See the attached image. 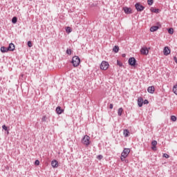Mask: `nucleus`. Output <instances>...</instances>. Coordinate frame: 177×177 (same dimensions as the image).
<instances>
[{
    "label": "nucleus",
    "mask_w": 177,
    "mask_h": 177,
    "mask_svg": "<svg viewBox=\"0 0 177 177\" xmlns=\"http://www.w3.org/2000/svg\"><path fill=\"white\" fill-rule=\"evenodd\" d=\"M129 64L130 66H136V59H135V57H131L129 59Z\"/></svg>",
    "instance_id": "7"
},
{
    "label": "nucleus",
    "mask_w": 177,
    "mask_h": 177,
    "mask_svg": "<svg viewBox=\"0 0 177 177\" xmlns=\"http://www.w3.org/2000/svg\"><path fill=\"white\" fill-rule=\"evenodd\" d=\"M147 3H148V5H149V6L153 5V0H148V1H147Z\"/></svg>",
    "instance_id": "31"
},
{
    "label": "nucleus",
    "mask_w": 177,
    "mask_h": 177,
    "mask_svg": "<svg viewBox=\"0 0 177 177\" xmlns=\"http://www.w3.org/2000/svg\"><path fill=\"white\" fill-rule=\"evenodd\" d=\"M64 110L62 109V107L60 106H57L56 108V113L57 114H62V113H64Z\"/></svg>",
    "instance_id": "13"
},
{
    "label": "nucleus",
    "mask_w": 177,
    "mask_h": 177,
    "mask_svg": "<svg viewBox=\"0 0 177 177\" xmlns=\"http://www.w3.org/2000/svg\"><path fill=\"white\" fill-rule=\"evenodd\" d=\"M123 10L126 15H131L132 13V8L128 7H124Z\"/></svg>",
    "instance_id": "8"
},
{
    "label": "nucleus",
    "mask_w": 177,
    "mask_h": 177,
    "mask_svg": "<svg viewBox=\"0 0 177 177\" xmlns=\"http://www.w3.org/2000/svg\"><path fill=\"white\" fill-rule=\"evenodd\" d=\"M143 103H144V104H149V100H145L143 101Z\"/></svg>",
    "instance_id": "35"
},
{
    "label": "nucleus",
    "mask_w": 177,
    "mask_h": 177,
    "mask_svg": "<svg viewBox=\"0 0 177 177\" xmlns=\"http://www.w3.org/2000/svg\"><path fill=\"white\" fill-rule=\"evenodd\" d=\"M81 63V59H80V57L75 56L72 58V64L73 67H78Z\"/></svg>",
    "instance_id": "2"
},
{
    "label": "nucleus",
    "mask_w": 177,
    "mask_h": 177,
    "mask_svg": "<svg viewBox=\"0 0 177 177\" xmlns=\"http://www.w3.org/2000/svg\"><path fill=\"white\" fill-rule=\"evenodd\" d=\"M12 23H13V24H16L17 23V17H14L12 19Z\"/></svg>",
    "instance_id": "23"
},
{
    "label": "nucleus",
    "mask_w": 177,
    "mask_h": 177,
    "mask_svg": "<svg viewBox=\"0 0 177 177\" xmlns=\"http://www.w3.org/2000/svg\"><path fill=\"white\" fill-rule=\"evenodd\" d=\"M15 44L11 43L9 44L8 49V50L13 51V50H15Z\"/></svg>",
    "instance_id": "15"
},
{
    "label": "nucleus",
    "mask_w": 177,
    "mask_h": 177,
    "mask_svg": "<svg viewBox=\"0 0 177 177\" xmlns=\"http://www.w3.org/2000/svg\"><path fill=\"white\" fill-rule=\"evenodd\" d=\"M30 1H32V0H30Z\"/></svg>",
    "instance_id": "42"
},
{
    "label": "nucleus",
    "mask_w": 177,
    "mask_h": 177,
    "mask_svg": "<svg viewBox=\"0 0 177 177\" xmlns=\"http://www.w3.org/2000/svg\"><path fill=\"white\" fill-rule=\"evenodd\" d=\"M168 32L169 34H171V35L174 34V28H169Z\"/></svg>",
    "instance_id": "25"
},
{
    "label": "nucleus",
    "mask_w": 177,
    "mask_h": 177,
    "mask_svg": "<svg viewBox=\"0 0 177 177\" xmlns=\"http://www.w3.org/2000/svg\"><path fill=\"white\" fill-rule=\"evenodd\" d=\"M124 113V109L119 108L118 110V115L121 117L122 115V113Z\"/></svg>",
    "instance_id": "16"
},
{
    "label": "nucleus",
    "mask_w": 177,
    "mask_h": 177,
    "mask_svg": "<svg viewBox=\"0 0 177 177\" xmlns=\"http://www.w3.org/2000/svg\"><path fill=\"white\" fill-rule=\"evenodd\" d=\"M150 10L152 12V13H160V9L151 8Z\"/></svg>",
    "instance_id": "17"
},
{
    "label": "nucleus",
    "mask_w": 177,
    "mask_h": 177,
    "mask_svg": "<svg viewBox=\"0 0 177 177\" xmlns=\"http://www.w3.org/2000/svg\"><path fill=\"white\" fill-rule=\"evenodd\" d=\"M158 30V26H152L150 28V31L151 32H154V31H157Z\"/></svg>",
    "instance_id": "19"
},
{
    "label": "nucleus",
    "mask_w": 177,
    "mask_h": 177,
    "mask_svg": "<svg viewBox=\"0 0 177 177\" xmlns=\"http://www.w3.org/2000/svg\"><path fill=\"white\" fill-rule=\"evenodd\" d=\"M113 104H111L110 105H109V109H113Z\"/></svg>",
    "instance_id": "38"
},
{
    "label": "nucleus",
    "mask_w": 177,
    "mask_h": 177,
    "mask_svg": "<svg viewBox=\"0 0 177 177\" xmlns=\"http://www.w3.org/2000/svg\"><path fill=\"white\" fill-rule=\"evenodd\" d=\"M103 158V156H102V155H98L97 156V160H102Z\"/></svg>",
    "instance_id": "32"
},
{
    "label": "nucleus",
    "mask_w": 177,
    "mask_h": 177,
    "mask_svg": "<svg viewBox=\"0 0 177 177\" xmlns=\"http://www.w3.org/2000/svg\"><path fill=\"white\" fill-rule=\"evenodd\" d=\"M82 143L85 146H89L91 145V137L88 135L84 136L82 140Z\"/></svg>",
    "instance_id": "3"
},
{
    "label": "nucleus",
    "mask_w": 177,
    "mask_h": 177,
    "mask_svg": "<svg viewBox=\"0 0 177 177\" xmlns=\"http://www.w3.org/2000/svg\"><path fill=\"white\" fill-rule=\"evenodd\" d=\"M35 165H39V160H35Z\"/></svg>",
    "instance_id": "37"
},
{
    "label": "nucleus",
    "mask_w": 177,
    "mask_h": 177,
    "mask_svg": "<svg viewBox=\"0 0 177 177\" xmlns=\"http://www.w3.org/2000/svg\"><path fill=\"white\" fill-rule=\"evenodd\" d=\"M47 120L46 115H44L41 118V121H43L44 122H45Z\"/></svg>",
    "instance_id": "30"
},
{
    "label": "nucleus",
    "mask_w": 177,
    "mask_h": 177,
    "mask_svg": "<svg viewBox=\"0 0 177 177\" xmlns=\"http://www.w3.org/2000/svg\"><path fill=\"white\" fill-rule=\"evenodd\" d=\"M125 56H127V55H125V54H122V57H125Z\"/></svg>",
    "instance_id": "40"
},
{
    "label": "nucleus",
    "mask_w": 177,
    "mask_h": 177,
    "mask_svg": "<svg viewBox=\"0 0 177 177\" xmlns=\"http://www.w3.org/2000/svg\"><path fill=\"white\" fill-rule=\"evenodd\" d=\"M136 9H137L138 12H142V10H144L145 7L143 6L140 5L139 3H137L136 5Z\"/></svg>",
    "instance_id": "5"
},
{
    "label": "nucleus",
    "mask_w": 177,
    "mask_h": 177,
    "mask_svg": "<svg viewBox=\"0 0 177 177\" xmlns=\"http://www.w3.org/2000/svg\"><path fill=\"white\" fill-rule=\"evenodd\" d=\"M28 46L29 48L32 47V43L31 42V41H28Z\"/></svg>",
    "instance_id": "29"
},
{
    "label": "nucleus",
    "mask_w": 177,
    "mask_h": 177,
    "mask_svg": "<svg viewBox=\"0 0 177 177\" xmlns=\"http://www.w3.org/2000/svg\"><path fill=\"white\" fill-rule=\"evenodd\" d=\"M123 134L125 138H127V136H129V131H128V129H124Z\"/></svg>",
    "instance_id": "18"
},
{
    "label": "nucleus",
    "mask_w": 177,
    "mask_h": 177,
    "mask_svg": "<svg viewBox=\"0 0 177 177\" xmlns=\"http://www.w3.org/2000/svg\"><path fill=\"white\" fill-rule=\"evenodd\" d=\"M71 31H73V29L70 28V26H68L66 28V32H67V34H70Z\"/></svg>",
    "instance_id": "21"
},
{
    "label": "nucleus",
    "mask_w": 177,
    "mask_h": 177,
    "mask_svg": "<svg viewBox=\"0 0 177 177\" xmlns=\"http://www.w3.org/2000/svg\"><path fill=\"white\" fill-rule=\"evenodd\" d=\"M155 91L156 88H154V86H151L147 88V91L149 92V93H154Z\"/></svg>",
    "instance_id": "11"
},
{
    "label": "nucleus",
    "mask_w": 177,
    "mask_h": 177,
    "mask_svg": "<svg viewBox=\"0 0 177 177\" xmlns=\"http://www.w3.org/2000/svg\"><path fill=\"white\" fill-rule=\"evenodd\" d=\"M171 121H173L174 122H175V121H176V120H177L176 116H175V115H171Z\"/></svg>",
    "instance_id": "24"
},
{
    "label": "nucleus",
    "mask_w": 177,
    "mask_h": 177,
    "mask_svg": "<svg viewBox=\"0 0 177 177\" xmlns=\"http://www.w3.org/2000/svg\"><path fill=\"white\" fill-rule=\"evenodd\" d=\"M51 166L53 167V168H57L59 167V162L56 160H52Z\"/></svg>",
    "instance_id": "10"
},
{
    "label": "nucleus",
    "mask_w": 177,
    "mask_h": 177,
    "mask_svg": "<svg viewBox=\"0 0 177 177\" xmlns=\"http://www.w3.org/2000/svg\"><path fill=\"white\" fill-rule=\"evenodd\" d=\"M113 52H115V53H118V51L120 50V47H118V46H115L113 48Z\"/></svg>",
    "instance_id": "20"
},
{
    "label": "nucleus",
    "mask_w": 177,
    "mask_h": 177,
    "mask_svg": "<svg viewBox=\"0 0 177 177\" xmlns=\"http://www.w3.org/2000/svg\"><path fill=\"white\" fill-rule=\"evenodd\" d=\"M151 146L156 147L157 146V141H156V140L152 141L151 142Z\"/></svg>",
    "instance_id": "28"
},
{
    "label": "nucleus",
    "mask_w": 177,
    "mask_h": 177,
    "mask_svg": "<svg viewBox=\"0 0 177 177\" xmlns=\"http://www.w3.org/2000/svg\"><path fill=\"white\" fill-rule=\"evenodd\" d=\"M66 53L67 55H71V53H73V50H71V49H67Z\"/></svg>",
    "instance_id": "27"
},
{
    "label": "nucleus",
    "mask_w": 177,
    "mask_h": 177,
    "mask_svg": "<svg viewBox=\"0 0 177 177\" xmlns=\"http://www.w3.org/2000/svg\"><path fill=\"white\" fill-rule=\"evenodd\" d=\"M7 133H9V131H7Z\"/></svg>",
    "instance_id": "41"
},
{
    "label": "nucleus",
    "mask_w": 177,
    "mask_h": 177,
    "mask_svg": "<svg viewBox=\"0 0 177 177\" xmlns=\"http://www.w3.org/2000/svg\"><path fill=\"white\" fill-rule=\"evenodd\" d=\"M138 104L139 107H142L143 106V98L138 97Z\"/></svg>",
    "instance_id": "12"
},
{
    "label": "nucleus",
    "mask_w": 177,
    "mask_h": 177,
    "mask_svg": "<svg viewBox=\"0 0 177 177\" xmlns=\"http://www.w3.org/2000/svg\"><path fill=\"white\" fill-rule=\"evenodd\" d=\"M0 50L2 53H6V52H9L8 48L5 46L1 47Z\"/></svg>",
    "instance_id": "14"
},
{
    "label": "nucleus",
    "mask_w": 177,
    "mask_h": 177,
    "mask_svg": "<svg viewBox=\"0 0 177 177\" xmlns=\"http://www.w3.org/2000/svg\"><path fill=\"white\" fill-rule=\"evenodd\" d=\"M170 53H171V49H169V46L165 47L163 50V54L165 55V56H168V55H169Z\"/></svg>",
    "instance_id": "6"
},
{
    "label": "nucleus",
    "mask_w": 177,
    "mask_h": 177,
    "mask_svg": "<svg viewBox=\"0 0 177 177\" xmlns=\"http://www.w3.org/2000/svg\"><path fill=\"white\" fill-rule=\"evenodd\" d=\"M151 149L152 150H153V151H156V150H157V147L156 146H152Z\"/></svg>",
    "instance_id": "36"
},
{
    "label": "nucleus",
    "mask_w": 177,
    "mask_h": 177,
    "mask_svg": "<svg viewBox=\"0 0 177 177\" xmlns=\"http://www.w3.org/2000/svg\"><path fill=\"white\" fill-rule=\"evenodd\" d=\"M163 157H165V158H169V155H168L167 153H164Z\"/></svg>",
    "instance_id": "34"
},
{
    "label": "nucleus",
    "mask_w": 177,
    "mask_h": 177,
    "mask_svg": "<svg viewBox=\"0 0 177 177\" xmlns=\"http://www.w3.org/2000/svg\"><path fill=\"white\" fill-rule=\"evenodd\" d=\"M174 59L175 62H176V64H177V58H176V57H174Z\"/></svg>",
    "instance_id": "39"
},
{
    "label": "nucleus",
    "mask_w": 177,
    "mask_h": 177,
    "mask_svg": "<svg viewBox=\"0 0 177 177\" xmlns=\"http://www.w3.org/2000/svg\"><path fill=\"white\" fill-rule=\"evenodd\" d=\"M101 70L106 71L110 67V64H109V62L106 61H102L100 66Z\"/></svg>",
    "instance_id": "4"
},
{
    "label": "nucleus",
    "mask_w": 177,
    "mask_h": 177,
    "mask_svg": "<svg viewBox=\"0 0 177 177\" xmlns=\"http://www.w3.org/2000/svg\"><path fill=\"white\" fill-rule=\"evenodd\" d=\"M131 153V149L128 148H125L123 151L122 152L120 160L121 161H124L127 157H128V155Z\"/></svg>",
    "instance_id": "1"
},
{
    "label": "nucleus",
    "mask_w": 177,
    "mask_h": 177,
    "mask_svg": "<svg viewBox=\"0 0 177 177\" xmlns=\"http://www.w3.org/2000/svg\"><path fill=\"white\" fill-rule=\"evenodd\" d=\"M117 64H118V66H119V67H122V62H121V61L118 60Z\"/></svg>",
    "instance_id": "26"
},
{
    "label": "nucleus",
    "mask_w": 177,
    "mask_h": 177,
    "mask_svg": "<svg viewBox=\"0 0 177 177\" xmlns=\"http://www.w3.org/2000/svg\"><path fill=\"white\" fill-rule=\"evenodd\" d=\"M140 53H141V55H149V49H147V48L146 47H143L141 48Z\"/></svg>",
    "instance_id": "9"
},
{
    "label": "nucleus",
    "mask_w": 177,
    "mask_h": 177,
    "mask_svg": "<svg viewBox=\"0 0 177 177\" xmlns=\"http://www.w3.org/2000/svg\"><path fill=\"white\" fill-rule=\"evenodd\" d=\"M2 128H3V129H4V131H8V127H6V125L3 124L2 126Z\"/></svg>",
    "instance_id": "33"
},
{
    "label": "nucleus",
    "mask_w": 177,
    "mask_h": 177,
    "mask_svg": "<svg viewBox=\"0 0 177 177\" xmlns=\"http://www.w3.org/2000/svg\"><path fill=\"white\" fill-rule=\"evenodd\" d=\"M173 92L177 95V84L173 86Z\"/></svg>",
    "instance_id": "22"
}]
</instances>
